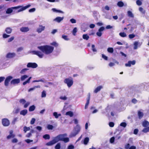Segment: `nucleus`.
<instances>
[{"instance_id":"13","label":"nucleus","mask_w":149,"mask_h":149,"mask_svg":"<svg viewBox=\"0 0 149 149\" xmlns=\"http://www.w3.org/2000/svg\"><path fill=\"white\" fill-rule=\"evenodd\" d=\"M45 29V27L42 25H39V27L37 29V31L38 33H41L42 31H44Z\"/></svg>"},{"instance_id":"47","label":"nucleus","mask_w":149,"mask_h":149,"mask_svg":"<svg viewBox=\"0 0 149 149\" xmlns=\"http://www.w3.org/2000/svg\"><path fill=\"white\" fill-rule=\"evenodd\" d=\"M46 92L45 91H43L42 93L41 97H45L46 96Z\"/></svg>"},{"instance_id":"56","label":"nucleus","mask_w":149,"mask_h":149,"mask_svg":"<svg viewBox=\"0 0 149 149\" xmlns=\"http://www.w3.org/2000/svg\"><path fill=\"white\" fill-rule=\"evenodd\" d=\"M36 121V119L35 118H32L31 122L30 123L31 124H33L34 123L35 121Z\"/></svg>"},{"instance_id":"14","label":"nucleus","mask_w":149,"mask_h":149,"mask_svg":"<svg viewBox=\"0 0 149 149\" xmlns=\"http://www.w3.org/2000/svg\"><path fill=\"white\" fill-rule=\"evenodd\" d=\"M90 99V94L89 93L88 94V97L87 99V102L85 106V109H86L87 108L88 106L89 103V101Z\"/></svg>"},{"instance_id":"27","label":"nucleus","mask_w":149,"mask_h":149,"mask_svg":"<svg viewBox=\"0 0 149 149\" xmlns=\"http://www.w3.org/2000/svg\"><path fill=\"white\" fill-rule=\"evenodd\" d=\"M28 76L27 75H24L22 76L21 78L20 79L21 81H23L24 80L28 78Z\"/></svg>"},{"instance_id":"42","label":"nucleus","mask_w":149,"mask_h":149,"mask_svg":"<svg viewBox=\"0 0 149 149\" xmlns=\"http://www.w3.org/2000/svg\"><path fill=\"white\" fill-rule=\"evenodd\" d=\"M52 10L54 12H58L59 13H62L63 12L61 10H58L56 9L55 8H53L52 9Z\"/></svg>"},{"instance_id":"46","label":"nucleus","mask_w":149,"mask_h":149,"mask_svg":"<svg viewBox=\"0 0 149 149\" xmlns=\"http://www.w3.org/2000/svg\"><path fill=\"white\" fill-rule=\"evenodd\" d=\"M54 128L53 126L51 125H48L47 126V128L48 130H52Z\"/></svg>"},{"instance_id":"29","label":"nucleus","mask_w":149,"mask_h":149,"mask_svg":"<svg viewBox=\"0 0 149 149\" xmlns=\"http://www.w3.org/2000/svg\"><path fill=\"white\" fill-rule=\"evenodd\" d=\"M36 108L35 106L34 105L31 106L29 108V111H33Z\"/></svg>"},{"instance_id":"2","label":"nucleus","mask_w":149,"mask_h":149,"mask_svg":"<svg viewBox=\"0 0 149 149\" xmlns=\"http://www.w3.org/2000/svg\"><path fill=\"white\" fill-rule=\"evenodd\" d=\"M30 5L29 4L24 7H23L22 6H17L12 7L8 8L6 11V14H10L13 12V10H15L14 11V12L15 13H18L25 10L30 7Z\"/></svg>"},{"instance_id":"32","label":"nucleus","mask_w":149,"mask_h":149,"mask_svg":"<svg viewBox=\"0 0 149 149\" xmlns=\"http://www.w3.org/2000/svg\"><path fill=\"white\" fill-rule=\"evenodd\" d=\"M43 137L45 139H49L50 138V136L49 134H45L44 135Z\"/></svg>"},{"instance_id":"17","label":"nucleus","mask_w":149,"mask_h":149,"mask_svg":"<svg viewBox=\"0 0 149 149\" xmlns=\"http://www.w3.org/2000/svg\"><path fill=\"white\" fill-rule=\"evenodd\" d=\"M142 125L143 127H146L149 126V122L147 120H145L142 122Z\"/></svg>"},{"instance_id":"52","label":"nucleus","mask_w":149,"mask_h":149,"mask_svg":"<svg viewBox=\"0 0 149 149\" xmlns=\"http://www.w3.org/2000/svg\"><path fill=\"white\" fill-rule=\"evenodd\" d=\"M120 126L125 127L127 125V124L125 122H122L120 124Z\"/></svg>"},{"instance_id":"39","label":"nucleus","mask_w":149,"mask_h":149,"mask_svg":"<svg viewBox=\"0 0 149 149\" xmlns=\"http://www.w3.org/2000/svg\"><path fill=\"white\" fill-rule=\"evenodd\" d=\"M113 48L112 47H109L107 49V51L110 53H113Z\"/></svg>"},{"instance_id":"48","label":"nucleus","mask_w":149,"mask_h":149,"mask_svg":"<svg viewBox=\"0 0 149 149\" xmlns=\"http://www.w3.org/2000/svg\"><path fill=\"white\" fill-rule=\"evenodd\" d=\"M136 3L138 6H140L142 5V2L139 0H137L136 1Z\"/></svg>"},{"instance_id":"57","label":"nucleus","mask_w":149,"mask_h":149,"mask_svg":"<svg viewBox=\"0 0 149 149\" xmlns=\"http://www.w3.org/2000/svg\"><path fill=\"white\" fill-rule=\"evenodd\" d=\"M59 98L62 100H66L67 99V98L66 96H61Z\"/></svg>"},{"instance_id":"21","label":"nucleus","mask_w":149,"mask_h":149,"mask_svg":"<svg viewBox=\"0 0 149 149\" xmlns=\"http://www.w3.org/2000/svg\"><path fill=\"white\" fill-rule=\"evenodd\" d=\"M138 114L139 118L141 119L143 116V112H141L140 111H139L138 112Z\"/></svg>"},{"instance_id":"64","label":"nucleus","mask_w":149,"mask_h":149,"mask_svg":"<svg viewBox=\"0 0 149 149\" xmlns=\"http://www.w3.org/2000/svg\"><path fill=\"white\" fill-rule=\"evenodd\" d=\"M74 148V146L72 145H69L68 147V149H73Z\"/></svg>"},{"instance_id":"10","label":"nucleus","mask_w":149,"mask_h":149,"mask_svg":"<svg viewBox=\"0 0 149 149\" xmlns=\"http://www.w3.org/2000/svg\"><path fill=\"white\" fill-rule=\"evenodd\" d=\"M16 56V54L15 53H8L6 55V57L8 58H13Z\"/></svg>"},{"instance_id":"19","label":"nucleus","mask_w":149,"mask_h":149,"mask_svg":"<svg viewBox=\"0 0 149 149\" xmlns=\"http://www.w3.org/2000/svg\"><path fill=\"white\" fill-rule=\"evenodd\" d=\"M12 29L10 27L6 28L5 30V32L7 34H10L12 32Z\"/></svg>"},{"instance_id":"49","label":"nucleus","mask_w":149,"mask_h":149,"mask_svg":"<svg viewBox=\"0 0 149 149\" xmlns=\"http://www.w3.org/2000/svg\"><path fill=\"white\" fill-rule=\"evenodd\" d=\"M135 36L134 34H130L129 35V37L131 39L134 38Z\"/></svg>"},{"instance_id":"51","label":"nucleus","mask_w":149,"mask_h":149,"mask_svg":"<svg viewBox=\"0 0 149 149\" xmlns=\"http://www.w3.org/2000/svg\"><path fill=\"white\" fill-rule=\"evenodd\" d=\"M115 140V137L113 136L111 137L110 139V142L111 143H113Z\"/></svg>"},{"instance_id":"54","label":"nucleus","mask_w":149,"mask_h":149,"mask_svg":"<svg viewBox=\"0 0 149 149\" xmlns=\"http://www.w3.org/2000/svg\"><path fill=\"white\" fill-rule=\"evenodd\" d=\"M92 49L93 51V52H96L97 50L95 48V45H92Z\"/></svg>"},{"instance_id":"60","label":"nucleus","mask_w":149,"mask_h":149,"mask_svg":"<svg viewBox=\"0 0 149 149\" xmlns=\"http://www.w3.org/2000/svg\"><path fill=\"white\" fill-rule=\"evenodd\" d=\"M109 125L111 127H113L114 126V124L113 122H110L109 123Z\"/></svg>"},{"instance_id":"35","label":"nucleus","mask_w":149,"mask_h":149,"mask_svg":"<svg viewBox=\"0 0 149 149\" xmlns=\"http://www.w3.org/2000/svg\"><path fill=\"white\" fill-rule=\"evenodd\" d=\"M119 35L122 37H125L127 36L126 33L124 32L120 33Z\"/></svg>"},{"instance_id":"15","label":"nucleus","mask_w":149,"mask_h":149,"mask_svg":"<svg viewBox=\"0 0 149 149\" xmlns=\"http://www.w3.org/2000/svg\"><path fill=\"white\" fill-rule=\"evenodd\" d=\"M20 30L22 32H26L29 31V29L28 27H22L20 28Z\"/></svg>"},{"instance_id":"26","label":"nucleus","mask_w":149,"mask_h":149,"mask_svg":"<svg viewBox=\"0 0 149 149\" xmlns=\"http://www.w3.org/2000/svg\"><path fill=\"white\" fill-rule=\"evenodd\" d=\"M40 86L39 85H38L37 86H35L33 88H29L28 90V92H30L31 91L34 90L35 88H40Z\"/></svg>"},{"instance_id":"33","label":"nucleus","mask_w":149,"mask_h":149,"mask_svg":"<svg viewBox=\"0 0 149 149\" xmlns=\"http://www.w3.org/2000/svg\"><path fill=\"white\" fill-rule=\"evenodd\" d=\"M124 5L122 1H119L117 3V5L119 7H122Z\"/></svg>"},{"instance_id":"61","label":"nucleus","mask_w":149,"mask_h":149,"mask_svg":"<svg viewBox=\"0 0 149 149\" xmlns=\"http://www.w3.org/2000/svg\"><path fill=\"white\" fill-rule=\"evenodd\" d=\"M102 34V33L99 31L96 33V35L99 37L101 36Z\"/></svg>"},{"instance_id":"45","label":"nucleus","mask_w":149,"mask_h":149,"mask_svg":"<svg viewBox=\"0 0 149 149\" xmlns=\"http://www.w3.org/2000/svg\"><path fill=\"white\" fill-rule=\"evenodd\" d=\"M62 37L63 38L66 40H69V38H68V36L64 35H63L62 36Z\"/></svg>"},{"instance_id":"37","label":"nucleus","mask_w":149,"mask_h":149,"mask_svg":"<svg viewBox=\"0 0 149 149\" xmlns=\"http://www.w3.org/2000/svg\"><path fill=\"white\" fill-rule=\"evenodd\" d=\"M127 14L129 17H133L134 15L131 11H128L127 12Z\"/></svg>"},{"instance_id":"8","label":"nucleus","mask_w":149,"mask_h":149,"mask_svg":"<svg viewBox=\"0 0 149 149\" xmlns=\"http://www.w3.org/2000/svg\"><path fill=\"white\" fill-rule=\"evenodd\" d=\"M13 78V77L10 76H8L6 78L4 81V85L5 86H8L10 81Z\"/></svg>"},{"instance_id":"50","label":"nucleus","mask_w":149,"mask_h":149,"mask_svg":"<svg viewBox=\"0 0 149 149\" xmlns=\"http://www.w3.org/2000/svg\"><path fill=\"white\" fill-rule=\"evenodd\" d=\"M139 10L143 14H144L145 13V11L143 10V8L141 7H140L139 8Z\"/></svg>"},{"instance_id":"20","label":"nucleus","mask_w":149,"mask_h":149,"mask_svg":"<svg viewBox=\"0 0 149 149\" xmlns=\"http://www.w3.org/2000/svg\"><path fill=\"white\" fill-rule=\"evenodd\" d=\"M63 19V17H56L55 20L58 22L59 23L61 21H62Z\"/></svg>"},{"instance_id":"62","label":"nucleus","mask_w":149,"mask_h":149,"mask_svg":"<svg viewBox=\"0 0 149 149\" xmlns=\"http://www.w3.org/2000/svg\"><path fill=\"white\" fill-rule=\"evenodd\" d=\"M70 22L72 24L75 23H76V20L73 18H72L70 19Z\"/></svg>"},{"instance_id":"7","label":"nucleus","mask_w":149,"mask_h":149,"mask_svg":"<svg viewBox=\"0 0 149 149\" xmlns=\"http://www.w3.org/2000/svg\"><path fill=\"white\" fill-rule=\"evenodd\" d=\"M26 101L24 99H21L19 100V102L22 104H24V108H26L29 105L30 103L29 102L26 103Z\"/></svg>"},{"instance_id":"59","label":"nucleus","mask_w":149,"mask_h":149,"mask_svg":"<svg viewBox=\"0 0 149 149\" xmlns=\"http://www.w3.org/2000/svg\"><path fill=\"white\" fill-rule=\"evenodd\" d=\"M130 145L129 143L127 144L125 146V148L126 149H129V148H130Z\"/></svg>"},{"instance_id":"11","label":"nucleus","mask_w":149,"mask_h":149,"mask_svg":"<svg viewBox=\"0 0 149 149\" xmlns=\"http://www.w3.org/2000/svg\"><path fill=\"white\" fill-rule=\"evenodd\" d=\"M20 81L19 79H13L10 82L11 84L15 85L19 84Z\"/></svg>"},{"instance_id":"34","label":"nucleus","mask_w":149,"mask_h":149,"mask_svg":"<svg viewBox=\"0 0 149 149\" xmlns=\"http://www.w3.org/2000/svg\"><path fill=\"white\" fill-rule=\"evenodd\" d=\"M77 31V27H75L74 28L72 31V33L73 35L75 36L76 35V33Z\"/></svg>"},{"instance_id":"24","label":"nucleus","mask_w":149,"mask_h":149,"mask_svg":"<svg viewBox=\"0 0 149 149\" xmlns=\"http://www.w3.org/2000/svg\"><path fill=\"white\" fill-rule=\"evenodd\" d=\"M27 110L26 109H24L21 111L20 114L23 116H25L27 114Z\"/></svg>"},{"instance_id":"28","label":"nucleus","mask_w":149,"mask_h":149,"mask_svg":"<svg viewBox=\"0 0 149 149\" xmlns=\"http://www.w3.org/2000/svg\"><path fill=\"white\" fill-rule=\"evenodd\" d=\"M139 44V42L137 41H135L134 44V47L133 49H136L138 48V45Z\"/></svg>"},{"instance_id":"44","label":"nucleus","mask_w":149,"mask_h":149,"mask_svg":"<svg viewBox=\"0 0 149 149\" xmlns=\"http://www.w3.org/2000/svg\"><path fill=\"white\" fill-rule=\"evenodd\" d=\"M63 141L65 143H66L69 141V139L68 137H63Z\"/></svg>"},{"instance_id":"63","label":"nucleus","mask_w":149,"mask_h":149,"mask_svg":"<svg viewBox=\"0 0 149 149\" xmlns=\"http://www.w3.org/2000/svg\"><path fill=\"white\" fill-rule=\"evenodd\" d=\"M139 132V130L137 129H135L134 130V134H137Z\"/></svg>"},{"instance_id":"25","label":"nucleus","mask_w":149,"mask_h":149,"mask_svg":"<svg viewBox=\"0 0 149 149\" xmlns=\"http://www.w3.org/2000/svg\"><path fill=\"white\" fill-rule=\"evenodd\" d=\"M142 132L145 133L149 132V126L143 128L142 130Z\"/></svg>"},{"instance_id":"6","label":"nucleus","mask_w":149,"mask_h":149,"mask_svg":"<svg viewBox=\"0 0 149 149\" xmlns=\"http://www.w3.org/2000/svg\"><path fill=\"white\" fill-rule=\"evenodd\" d=\"M2 123L4 126H8L10 124L9 120L7 118H5L2 120Z\"/></svg>"},{"instance_id":"40","label":"nucleus","mask_w":149,"mask_h":149,"mask_svg":"<svg viewBox=\"0 0 149 149\" xmlns=\"http://www.w3.org/2000/svg\"><path fill=\"white\" fill-rule=\"evenodd\" d=\"M51 45L54 46L55 47H57L58 46V44L56 42H54L51 43Z\"/></svg>"},{"instance_id":"55","label":"nucleus","mask_w":149,"mask_h":149,"mask_svg":"<svg viewBox=\"0 0 149 149\" xmlns=\"http://www.w3.org/2000/svg\"><path fill=\"white\" fill-rule=\"evenodd\" d=\"M14 36L11 37L10 38H9L8 40V42H9L12 41L14 40Z\"/></svg>"},{"instance_id":"36","label":"nucleus","mask_w":149,"mask_h":149,"mask_svg":"<svg viewBox=\"0 0 149 149\" xmlns=\"http://www.w3.org/2000/svg\"><path fill=\"white\" fill-rule=\"evenodd\" d=\"M89 36L87 34H84L83 35V38L84 39L87 40L89 38Z\"/></svg>"},{"instance_id":"18","label":"nucleus","mask_w":149,"mask_h":149,"mask_svg":"<svg viewBox=\"0 0 149 149\" xmlns=\"http://www.w3.org/2000/svg\"><path fill=\"white\" fill-rule=\"evenodd\" d=\"M103 87L102 86H100L97 87L95 90L94 91V92L95 93H97L100 90L102 89Z\"/></svg>"},{"instance_id":"12","label":"nucleus","mask_w":149,"mask_h":149,"mask_svg":"<svg viewBox=\"0 0 149 149\" xmlns=\"http://www.w3.org/2000/svg\"><path fill=\"white\" fill-rule=\"evenodd\" d=\"M136 61L135 60L129 61L127 63L125 64V66L126 67H130L131 65H134L135 64Z\"/></svg>"},{"instance_id":"9","label":"nucleus","mask_w":149,"mask_h":149,"mask_svg":"<svg viewBox=\"0 0 149 149\" xmlns=\"http://www.w3.org/2000/svg\"><path fill=\"white\" fill-rule=\"evenodd\" d=\"M27 66L28 68H36L38 67V65L35 63H28Z\"/></svg>"},{"instance_id":"23","label":"nucleus","mask_w":149,"mask_h":149,"mask_svg":"<svg viewBox=\"0 0 149 149\" xmlns=\"http://www.w3.org/2000/svg\"><path fill=\"white\" fill-rule=\"evenodd\" d=\"M53 115L55 117V118H57L59 116H61V113L58 114L57 112H55L53 113Z\"/></svg>"},{"instance_id":"58","label":"nucleus","mask_w":149,"mask_h":149,"mask_svg":"<svg viewBox=\"0 0 149 149\" xmlns=\"http://www.w3.org/2000/svg\"><path fill=\"white\" fill-rule=\"evenodd\" d=\"M104 27L103 26H102L99 28V29H98V31L102 32V31H104Z\"/></svg>"},{"instance_id":"38","label":"nucleus","mask_w":149,"mask_h":149,"mask_svg":"<svg viewBox=\"0 0 149 149\" xmlns=\"http://www.w3.org/2000/svg\"><path fill=\"white\" fill-rule=\"evenodd\" d=\"M61 147V144L60 143H58L55 146V149H60Z\"/></svg>"},{"instance_id":"1","label":"nucleus","mask_w":149,"mask_h":149,"mask_svg":"<svg viewBox=\"0 0 149 149\" xmlns=\"http://www.w3.org/2000/svg\"><path fill=\"white\" fill-rule=\"evenodd\" d=\"M38 48L42 52L39 51H33L32 52L33 54L38 56L40 58H42L44 56L43 53H44L46 54H49L51 53L54 49V47H53L48 45L38 46Z\"/></svg>"},{"instance_id":"22","label":"nucleus","mask_w":149,"mask_h":149,"mask_svg":"<svg viewBox=\"0 0 149 149\" xmlns=\"http://www.w3.org/2000/svg\"><path fill=\"white\" fill-rule=\"evenodd\" d=\"M32 77H29L28 79L26 80V81H24L23 83V85H25L27 83H29L30 81V80L31 79Z\"/></svg>"},{"instance_id":"53","label":"nucleus","mask_w":149,"mask_h":149,"mask_svg":"<svg viewBox=\"0 0 149 149\" xmlns=\"http://www.w3.org/2000/svg\"><path fill=\"white\" fill-rule=\"evenodd\" d=\"M10 36L9 35H8L6 33H3V38H6Z\"/></svg>"},{"instance_id":"16","label":"nucleus","mask_w":149,"mask_h":149,"mask_svg":"<svg viewBox=\"0 0 149 149\" xmlns=\"http://www.w3.org/2000/svg\"><path fill=\"white\" fill-rule=\"evenodd\" d=\"M13 131L12 130H11L10 131V134L7 137L8 139H9L11 138H13L15 137V135L13 134Z\"/></svg>"},{"instance_id":"5","label":"nucleus","mask_w":149,"mask_h":149,"mask_svg":"<svg viewBox=\"0 0 149 149\" xmlns=\"http://www.w3.org/2000/svg\"><path fill=\"white\" fill-rule=\"evenodd\" d=\"M64 82L67 84L69 88L71 87L73 83V79L71 77H70V78L65 79L64 81Z\"/></svg>"},{"instance_id":"43","label":"nucleus","mask_w":149,"mask_h":149,"mask_svg":"<svg viewBox=\"0 0 149 149\" xmlns=\"http://www.w3.org/2000/svg\"><path fill=\"white\" fill-rule=\"evenodd\" d=\"M28 70L27 68H24L22 69L20 72V73L21 74H24L26 72V71Z\"/></svg>"},{"instance_id":"31","label":"nucleus","mask_w":149,"mask_h":149,"mask_svg":"<svg viewBox=\"0 0 149 149\" xmlns=\"http://www.w3.org/2000/svg\"><path fill=\"white\" fill-rule=\"evenodd\" d=\"M65 114L66 115H68L71 117H72L73 115V112L71 111H69L67 112Z\"/></svg>"},{"instance_id":"41","label":"nucleus","mask_w":149,"mask_h":149,"mask_svg":"<svg viewBox=\"0 0 149 149\" xmlns=\"http://www.w3.org/2000/svg\"><path fill=\"white\" fill-rule=\"evenodd\" d=\"M30 128L29 127H27L26 126H24V131L25 133H26L27 131L29 130Z\"/></svg>"},{"instance_id":"3","label":"nucleus","mask_w":149,"mask_h":149,"mask_svg":"<svg viewBox=\"0 0 149 149\" xmlns=\"http://www.w3.org/2000/svg\"><path fill=\"white\" fill-rule=\"evenodd\" d=\"M63 135L59 134L55 137L52 140L47 143L46 145L47 146H51L55 144L59 141H63Z\"/></svg>"},{"instance_id":"4","label":"nucleus","mask_w":149,"mask_h":149,"mask_svg":"<svg viewBox=\"0 0 149 149\" xmlns=\"http://www.w3.org/2000/svg\"><path fill=\"white\" fill-rule=\"evenodd\" d=\"M80 127L78 125H77L74 128V132L70 134V136L71 137H74L79 133L80 130Z\"/></svg>"},{"instance_id":"30","label":"nucleus","mask_w":149,"mask_h":149,"mask_svg":"<svg viewBox=\"0 0 149 149\" xmlns=\"http://www.w3.org/2000/svg\"><path fill=\"white\" fill-rule=\"evenodd\" d=\"M89 141V139L88 137L85 138L84 141V143L85 145H87Z\"/></svg>"}]
</instances>
